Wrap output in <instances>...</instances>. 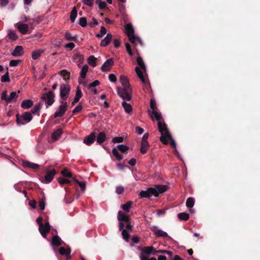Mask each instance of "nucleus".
<instances>
[{
  "label": "nucleus",
  "instance_id": "28",
  "mask_svg": "<svg viewBox=\"0 0 260 260\" xmlns=\"http://www.w3.org/2000/svg\"><path fill=\"white\" fill-rule=\"evenodd\" d=\"M126 101H123L122 102V106L123 107L125 112L126 113L131 114L132 112V107L131 104L127 103Z\"/></svg>",
  "mask_w": 260,
  "mask_h": 260
},
{
  "label": "nucleus",
  "instance_id": "58",
  "mask_svg": "<svg viewBox=\"0 0 260 260\" xmlns=\"http://www.w3.org/2000/svg\"><path fill=\"white\" fill-rule=\"evenodd\" d=\"M125 48L128 54L131 56H132L133 53L131 50V46L128 43H125Z\"/></svg>",
  "mask_w": 260,
  "mask_h": 260
},
{
  "label": "nucleus",
  "instance_id": "17",
  "mask_svg": "<svg viewBox=\"0 0 260 260\" xmlns=\"http://www.w3.org/2000/svg\"><path fill=\"white\" fill-rule=\"evenodd\" d=\"M17 26L18 30L23 35H25L28 30V25L25 23L18 22L15 24Z\"/></svg>",
  "mask_w": 260,
  "mask_h": 260
},
{
  "label": "nucleus",
  "instance_id": "30",
  "mask_svg": "<svg viewBox=\"0 0 260 260\" xmlns=\"http://www.w3.org/2000/svg\"><path fill=\"white\" fill-rule=\"evenodd\" d=\"M61 244V240L60 237L58 236H55L53 237L51 244L52 245L54 246H58L60 245Z\"/></svg>",
  "mask_w": 260,
  "mask_h": 260
},
{
  "label": "nucleus",
  "instance_id": "10",
  "mask_svg": "<svg viewBox=\"0 0 260 260\" xmlns=\"http://www.w3.org/2000/svg\"><path fill=\"white\" fill-rule=\"evenodd\" d=\"M16 121L18 125H24L29 122L32 118V116L30 112H25L22 116H19L17 114L16 116Z\"/></svg>",
  "mask_w": 260,
  "mask_h": 260
},
{
  "label": "nucleus",
  "instance_id": "3",
  "mask_svg": "<svg viewBox=\"0 0 260 260\" xmlns=\"http://www.w3.org/2000/svg\"><path fill=\"white\" fill-rule=\"evenodd\" d=\"M125 32L128 38L129 41L133 44L139 43L141 45H143L141 39L134 34V29L131 23L127 24L125 26Z\"/></svg>",
  "mask_w": 260,
  "mask_h": 260
},
{
  "label": "nucleus",
  "instance_id": "7",
  "mask_svg": "<svg viewBox=\"0 0 260 260\" xmlns=\"http://www.w3.org/2000/svg\"><path fill=\"white\" fill-rule=\"evenodd\" d=\"M55 94L49 91L42 94L41 99L45 102L46 108L51 106L54 103Z\"/></svg>",
  "mask_w": 260,
  "mask_h": 260
},
{
  "label": "nucleus",
  "instance_id": "40",
  "mask_svg": "<svg viewBox=\"0 0 260 260\" xmlns=\"http://www.w3.org/2000/svg\"><path fill=\"white\" fill-rule=\"evenodd\" d=\"M43 52V51L42 50H39L34 51L32 53V58L33 59L36 60L38 59L40 56Z\"/></svg>",
  "mask_w": 260,
  "mask_h": 260
},
{
  "label": "nucleus",
  "instance_id": "37",
  "mask_svg": "<svg viewBox=\"0 0 260 260\" xmlns=\"http://www.w3.org/2000/svg\"><path fill=\"white\" fill-rule=\"evenodd\" d=\"M88 67L87 66V65H86V64L84 65L82 67L81 72H80V77L83 79L85 78L86 77V73L88 72Z\"/></svg>",
  "mask_w": 260,
  "mask_h": 260
},
{
  "label": "nucleus",
  "instance_id": "56",
  "mask_svg": "<svg viewBox=\"0 0 260 260\" xmlns=\"http://www.w3.org/2000/svg\"><path fill=\"white\" fill-rule=\"evenodd\" d=\"M82 2L85 5L92 7L93 5V0H81Z\"/></svg>",
  "mask_w": 260,
  "mask_h": 260
},
{
  "label": "nucleus",
  "instance_id": "42",
  "mask_svg": "<svg viewBox=\"0 0 260 260\" xmlns=\"http://www.w3.org/2000/svg\"><path fill=\"white\" fill-rule=\"evenodd\" d=\"M194 204V200L192 198H188L186 202V206L188 208H192Z\"/></svg>",
  "mask_w": 260,
  "mask_h": 260
},
{
  "label": "nucleus",
  "instance_id": "4",
  "mask_svg": "<svg viewBox=\"0 0 260 260\" xmlns=\"http://www.w3.org/2000/svg\"><path fill=\"white\" fill-rule=\"evenodd\" d=\"M117 219L119 221V230H122L123 228V224L121 222L124 221L126 223V228L127 230L130 232L132 231L133 226L131 225L129 218L127 215L123 214L121 211H119L118 213Z\"/></svg>",
  "mask_w": 260,
  "mask_h": 260
},
{
  "label": "nucleus",
  "instance_id": "27",
  "mask_svg": "<svg viewBox=\"0 0 260 260\" xmlns=\"http://www.w3.org/2000/svg\"><path fill=\"white\" fill-rule=\"evenodd\" d=\"M19 92H20L19 91L18 92H17L16 91L12 92L10 93V95L8 97V99H7V104L11 103V102H12L13 101L16 100V99H17V98L18 96V93Z\"/></svg>",
  "mask_w": 260,
  "mask_h": 260
},
{
  "label": "nucleus",
  "instance_id": "53",
  "mask_svg": "<svg viewBox=\"0 0 260 260\" xmlns=\"http://www.w3.org/2000/svg\"><path fill=\"white\" fill-rule=\"evenodd\" d=\"M58 182L60 184H66V183H70V181L69 180L64 179V178H62V177H59L58 178Z\"/></svg>",
  "mask_w": 260,
  "mask_h": 260
},
{
  "label": "nucleus",
  "instance_id": "50",
  "mask_svg": "<svg viewBox=\"0 0 260 260\" xmlns=\"http://www.w3.org/2000/svg\"><path fill=\"white\" fill-rule=\"evenodd\" d=\"M45 200L43 198L39 201V206L41 210H43L45 208Z\"/></svg>",
  "mask_w": 260,
  "mask_h": 260
},
{
  "label": "nucleus",
  "instance_id": "26",
  "mask_svg": "<svg viewBox=\"0 0 260 260\" xmlns=\"http://www.w3.org/2000/svg\"><path fill=\"white\" fill-rule=\"evenodd\" d=\"M33 105V101L31 100H25L21 104V107L23 109H29Z\"/></svg>",
  "mask_w": 260,
  "mask_h": 260
},
{
  "label": "nucleus",
  "instance_id": "33",
  "mask_svg": "<svg viewBox=\"0 0 260 260\" xmlns=\"http://www.w3.org/2000/svg\"><path fill=\"white\" fill-rule=\"evenodd\" d=\"M77 16V10L76 7H73L70 14V20L72 22H74Z\"/></svg>",
  "mask_w": 260,
  "mask_h": 260
},
{
  "label": "nucleus",
  "instance_id": "12",
  "mask_svg": "<svg viewBox=\"0 0 260 260\" xmlns=\"http://www.w3.org/2000/svg\"><path fill=\"white\" fill-rule=\"evenodd\" d=\"M60 105L56 109V112L54 114V117H61L66 113L67 110V102L60 101Z\"/></svg>",
  "mask_w": 260,
  "mask_h": 260
},
{
  "label": "nucleus",
  "instance_id": "18",
  "mask_svg": "<svg viewBox=\"0 0 260 260\" xmlns=\"http://www.w3.org/2000/svg\"><path fill=\"white\" fill-rule=\"evenodd\" d=\"M56 174V172L54 169L49 170L46 172L45 176V181L46 183H49L52 181L54 176Z\"/></svg>",
  "mask_w": 260,
  "mask_h": 260
},
{
  "label": "nucleus",
  "instance_id": "44",
  "mask_svg": "<svg viewBox=\"0 0 260 260\" xmlns=\"http://www.w3.org/2000/svg\"><path fill=\"white\" fill-rule=\"evenodd\" d=\"M96 3L98 5L99 8L101 10L104 9L107 6L106 3L104 1H102V0H96Z\"/></svg>",
  "mask_w": 260,
  "mask_h": 260
},
{
  "label": "nucleus",
  "instance_id": "2",
  "mask_svg": "<svg viewBox=\"0 0 260 260\" xmlns=\"http://www.w3.org/2000/svg\"><path fill=\"white\" fill-rule=\"evenodd\" d=\"M137 62L139 66V67H136L135 68V71L137 73V75L143 83L146 84L147 83V79L144 77L142 71V70L143 71L146 72V67L142 58L141 56L137 57Z\"/></svg>",
  "mask_w": 260,
  "mask_h": 260
},
{
  "label": "nucleus",
  "instance_id": "32",
  "mask_svg": "<svg viewBox=\"0 0 260 260\" xmlns=\"http://www.w3.org/2000/svg\"><path fill=\"white\" fill-rule=\"evenodd\" d=\"M96 61V58L93 55H90L87 59L88 63L93 68L97 66Z\"/></svg>",
  "mask_w": 260,
  "mask_h": 260
},
{
  "label": "nucleus",
  "instance_id": "22",
  "mask_svg": "<svg viewBox=\"0 0 260 260\" xmlns=\"http://www.w3.org/2000/svg\"><path fill=\"white\" fill-rule=\"evenodd\" d=\"M82 93L81 90L80 89L79 87H78L77 88L75 96L73 100V101L72 103V105L73 106L76 103L78 102L80 100V98L82 97Z\"/></svg>",
  "mask_w": 260,
  "mask_h": 260
},
{
  "label": "nucleus",
  "instance_id": "31",
  "mask_svg": "<svg viewBox=\"0 0 260 260\" xmlns=\"http://www.w3.org/2000/svg\"><path fill=\"white\" fill-rule=\"evenodd\" d=\"M149 144L148 142H141L140 152L142 154H145L147 152Z\"/></svg>",
  "mask_w": 260,
  "mask_h": 260
},
{
  "label": "nucleus",
  "instance_id": "25",
  "mask_svg": "<svg viewBox=\"0 0 260 260\" xmlns=\"http://www.w3.org/2000/svg\"><path fill=\"white\" fill-rule=\"evenodd\" d=\"M23 48L21 46H16L14 49L12 55L14 56H20L23 54Z\"/></svg>",
  "mask_w": 260,
  "mask_h": 260
},
{
  "label": "nucleus",
  "instance_id": "36",
  "mask_svg": "<svg viewBox=\"0 0 260 260\" xmlns=\"http://www.w3.org/2000/svg\"><path fill=\"white\" fill-rule=\"evenodd\" d=\"M43 106V104L42 103H39L38 104L35 105L34 107L32 112L33 114H37L38 113V115H40L39 111L41 108Z\"/></svg>",
  "mask_w": 260,
  "mask_h": 260
},
{
  "label": "nucleus",
  "instance_id": "62",
  "mask_svg": "<svg viewBox=\"0 0 260 260\" xmlns=\"http://www.w3.org/2000/svg\"><path fill=\"white\" fill-rule=\"evenodd\" d=\"M92 22L89 23V25L90 27H93L94 26L97 25L98 24V20L94 18H92Z\"/></svg>",
  "mask_w": 260,
  "mask_h": 260
},
{
  "label": "nucleus",
  "instance_id": "64",
  "mask_svg": "<svg viewBox=\"0 0 260 260\" xmlns=\"http://www.w3.org/2000/svg\"><path fill=\"white\" fill-rule=\"evenodd\" d=\"M28 204L33 209H35L36 207V202L34 200H30L29 201Z\"/></svg>",
  "mask_w": 260,
  "mask_h": 260
},
{
  "label": "nucleus",
  "instance_id": "13",
  "mask_svg": "<svg viewBox=\"0 0 260 260\" xmlns=\"http://www.w3.org/2000/svg\"><path fill=\"white\" fill-rule=\"evenodd\" d=\"M151 229L153 231L155 236L157 237H169V239H172L171 237L168 236L167 232L159 229L157 226H152Z\"/></svg>",
  "mask_w": 260,
  "mask_h": 260
},
{
  "label": "nucleus",
  "instance_id": "47",
  "mask_svg": "<svg viewBox=\"0 0 260 260\" xmlns=\"http://www.w3.org/2000/svg\"><path fill=\"white\" fill-rule=\"evenodd\" d=\"M1 82H9L10 81V78L9 76L8 72H7V73L3 75L1 77Z\"/></svg>",
  "mask_w": 260,
  "mask_h": 260
},
{
  "label": "nucleus",
  "instance_id": "61",
  "mask_svg": "<svg viewBox=\"0 0 260 260\" xmlns=\"http://www.w3.org/2000/svg\"><path fill=\"white\" fill-rule=\"evenodd\" d=\"M66 48H69L70 49H72L75 47V45L73 43H69L65 45L64 46Z\"/></svg>",
  "mask_w": 260,
  "mask_h": 260
},
{
  "label": "nucleus",
  "instance_id": "52",
  "mask_svg": "<svg viewBox=\"0 0 260 260\" xmlns=\"http://www.w3.org/2000/svg\"><path fill=\"white\" fill-rule=\"evenodd\" d=\"M123 141V138L122 137H116L112 139V142L114 143H120L122 142Z\"/></svg>",
  "mask_w": 260,
  "mask_h": 260
},
{
  "label": "nucleus",
  "instance_id": "38",
  "mask_svg": "<svg viewBox=\"0 0 260 260\" xmlns=\"http://www.w3.org/2000/svg\"><path fill=\"white\" fill-rule=\"evenodd\" d=\"M24 165L26 167H27L29 168L34 169H39V166L35 163L30 162L28 161H26L24 162Z\"/></svg>",
  "mask_w": 260,
  "mask_h": 260
},
{
  "label": "nucleus",
  "instance_id": "39",
  "mask_svg": "<svg viewBox=\"0 0 260 260\" xmlns=\"http://www.w3.org/2000/svg\"><path fill=\"white\" fill-rule=\"evenodd\" d=\"M178 217L180 220L186 221L189 219V214L185 212H182L178 214Z\"/></svg>",
  "mask_w": 260,
  "mask_h": 260
},
{
  "label": "nucleus",
  "instance_id": "5",
  "mask_svg": "<svg viewBox=\"0 0 260 260\" xmlns=\"http://www.w3.org/2000/svg\"><path fill=\"white\" fill-rule=\"evenodd\" d=\"M156 255V250L151 246L145 247L140 253V258L141 260H157L155 257L148 258L146 255L148 254Z\"/></svg>",
  "mask_w": 260,
  "mask_h": 260
},
{
  "label": "nucleus",
  "instance_id": "1",
  "mask_svg": "<svg viewBox=\"0 0 260 260\" xmlns=\"http://www.w3.org/2000/svg\"><path fill=\"white\" fill-rule=\"evenodd\" d=\"M150 106L152 109V113L150 115L152 120L154 118L157 121V125L159 132L162 135H166L167 131L164 128L166 126V124L161 120L162 117L160 113L156 111V103L154 100L151 99L150 102Z\"/></svg>",
  "mask_w": 260,
  "mask_h": 260
},
{
  "label": "nucleus",
  "instance_id": "29",
  "mask_svg": "<svg viewBox=\"0 0 260 260\" xmlns=\"http://www.w3.org/2000/svg\"><path fill=\"white\" fill-rule=\"evenodd\" d=\"M106 136L105 133L104 132H100L96 138V142L100 144H101L103 143L106 140Z\"/></svg>",
  "mask_w": 260,
  "mask_h": 260
},
{
  "label": "nucleus",
  "instance_id": "9",
  "mask_svg": "<svg viewBox=\"0 0 260 260\" xmlns=\"http://www.w3.org/2000/svg\"><path fill=\"white\" fill-rule=\"evenodd\" d=\"M164 128L167 131V133H166V135H162V134H161V136L160 137V140L163 144H167L168 143L169 140H170L171 145L175 148V151L178 153L176 148V142L171 137V135L170 132H169L166 125Z\"/></svg>",
  "mask_w": 260,
  "mask_h": 260
},
{
  "label": "nucleus",
  "instance_id": "48",
  "mask_svg": "<svg viewBox=\"0 0 260 260\" xmlns=\"http://www.w3.org/2000/svg\"><path fill=\"white\" fill-rule=\"evenodd\" d=\"M79 24L82 27H85L87 25V20L85 17H81L79 21Z\"/></svg>",
  "mask_w": 260,
  "mask_h": 260
},
{
  "label": "nucleus",
  "instance_id": "35",
  "mask_svg": "<svg viewBox=\"0 0 260 260\" xmlns=\"http://www.w3.org/2000/svg\"><path fill=\"white\" fill-rule=\"evenodd\" d=\"M8 37L9 39L11 41H15L18 38L16 32L14 30L11 29L9 30Z\"/></svg>",
  "mask_w": 260,
  "mask_h": 260
},
{
  "label": "nucleus",
  "instance_id": "55",
  "mask_svg": "<svg viewBox=\"0 0 260 260\" xmlns=\"http://www.w3.org/2000/svg\"><path fill=\"white\" fill-rule=\"evenodd\" d=\"M100 84V81L99 80H94L92 83L89 84L88 85V88H90L91 87H95V86L99 85Z\"/></svg>",
  "mask_w": 260,
  "mask_h": 260
},
{
  "label": "nucleus",
  "instance_id": "23",
  "mask_svg": "<svg viewBox=\"0 0 260 260\" xmlns=\"http://www.w3.org/2000/svg\"><path fill=\"white\" fill-rule=\"evenodd\" d=\"M112 38V35L111 34H107L106 37L101 41V46L102 47H105L107 46L111 42Z\"/></svg>",
  "mask_w": 260,
  "mask_h": 260
},
{
  "label": "nucleus",
  "instance_id": "54",
  "mask_svg": "<svg viewBox=\"0 0 260 260\" xmlns=\"http://www.w3.org/2000/svg\"><path fill=\"white\" fill-rule=\"evenodd\" d=\"M109 80L113 83H115L117 81V77L114 74H110L108 76Z\"/></svg>",
  "mask_w": 260,
  "mask_h": 260
},
{
  "label": "nucleus",
  "instance_id": "41",
  "mask_svg": "<svg viewBox=\"0 0 260 260\" xmlns=\"http://www.w3.org/2000/svg\"><path fill=\"white\" fill-rule=\"evenodd\" d=\"M121 231V234H122V237L124 239V240L126 241V242H128V240H129V233L125 229H122Z\"/></svg>",
  "mask_w": 260,
  "mask_h": 260
},
{
  "label": "nucleus",
  "instance_id": "14",
  "mask_svg": "<svg viewBox=\"0 0 260 260\" xmlns=\"http://www.w3.org/2000/svg\"><path fill=\"white\" fill-rule=\"evenodd\" d=\"M168 189V186L165 185H157L155 187H152L153 196L157 197L160 193L165 192Z\"/></svg>",
  "mask_w": 260,
  "mask_h": 260
},
{
  "label": "nucleus",
  "instance_id": "8",
  "mask_svg": "<svg viewBox=\"0 0 260 260\" xmlns=\"http://www.w3.org/2000/svg\"><path fill=\"white\" fill-rule=\"evenodd\" d=\"M117 93L123 101H129L132 99V88L117 87Z\"/></svg>",
  "mask_w": 260,
  "mask_h": 260
},
{
  "label": "nucleus",
  "instance_id": "19",
  "mask_svg": "<svg viewBox=\"0 0 260 260\" xmlns=\"http://www.w3.org/2000/svg\"><path fill=\"white\" fill-rule=\"evenodd\" d=\"M95 135L94 133H92L84 139L83 143L87 145L90 146L95 141Z\"/></svg>",
  "mask_w": 260,
  "mask_h": 260
},
{
  "label": "nucleus",
  "instance_id": "21",
  "mask_svg": "<svg viewBox=\"0 0 260 260\" xmlns=\"http://www.w3.org/2000/svg\"><path fill=\"white\" fill-rule=\"evenodd\" d=\"M119 80L122 86H123L122 88H131L126 76L124 75H121L119 78Z\"/></svg>",
  "mask_w": 260,
  "mask_h": 260
},
{
  "label": "nucleus",
  "instance_id": "45",
  "mask_svg": "<svg viewBox=\"0 0 260 260\" xmlns=\"http://www.w3.org/2000/svg\"><path fill=\"white\" fill-rule=\"evenodd\" d=\"M132 204V203L131 202H128L126 204L122 205L121 208L124 211L127 212L129 211V210L131 207Z\"/></svg>",
  "mask_w": 260,
  "mask_h": 260
},
{
  "label": "nucleus",
  "instance_id": "15",
  "mask_svg": "<svg viewBox=\"0 0 260 260\" xmlns=\"http://www.w3.org/2000/svg\"><path fill=\"white\" fill-rule=\"evenodd\" d=\"M39 230L42 237L46 238V234L50 230V226L49 222H46L44 224H43L42 226L39 227Z\"/></svg>",
  "mask_w": 260,
  "mask_h": 260
},
{
  "label": "nucleus",
  "instance_id": "20",
  "mask_svg": "<svg viewBox=\"0 0 260 260\" xmlns=\"http://www.w3.org/2000/svg\"><path fill=\"white\" fill-rule=\"evenodd\" d=\"M152 187H150L148 188L146 190H142L139 193V196L141 198H150V197L153 196V194H152Z\"/></svg>",
  "mask_w": 260,
  "mask_h": 260
},
{
  "label": "nucleus",
  "instance_id": "51",
  "mask_svg": "<svg viewBox=\"0 0 260 260\" xmlns=\"http://www.w3.org/2000/svg\"><path fill=\"white\" fill-rule=\"evenodd\" d=\"M61 174L65 177L71 178L72 177V173L67 169H64L61 171Z\"/></svg>",
  "mask_w": 260,
  "mask_h": 260
},
{
  "label": "nucleus",
  "instance_id": "24",
  "mask_svg": "<svg viewBox=\"0 0 260 260\" xmlns=\"http://www.w3.org/2000/svg\"><path fill=\"white\" fill-rule=\"evenodd\" d=\"M59 253L62 255H64L67 258H69L70 257L71 249L70 248L66 249L61 247L59 249Z\"/></svg>",
  "mask_w": 260,
  "mask_h": 260
},
{
  "label": "nucleus",
  "instance_id": "49",
  "mask_svg": "<svg viewBox=\"0 0 260 260\" xmlns=\"http://www.w3.org/2000/svg\"><path fill=\"white\" fill-rule=\"evenodd\" d=\"M75 181L78 184L82 191H84L86 188L85 183L83 181L80 182L78 180L74 179Z\"/></svg>",
  "mask_w": 260,
  "mask_h": 260
},
{
  "label": "nucleus",
  "instance_id": "63",
  "mask_svg": "<svg viewBox=\"0 0 260 260\" xmlns=\"http://www.w3.org/2000/svg\"><path fill=\"white\" fill-rule=\"evenodd\" d=\"M9 96L7 95V91H4L2 92L1 94V99L3 100H5L7 102V99H8Z\"/></svg>",
  "mask_w": 260,
  "mask_h": 260
},
{
  "label": "nucleus",
  "instance_id": "59",
  "mask_svg": "<svg viewBox=\"0 0 260 260\" xmlns=\"http://www.w3.org/2000/svg\"><path fill=\"white\" fill-rule=\"evenodd\" d=\"M124 191V188L121 186H118L116 187V192L118 194H121Z\"/></svg>",
  "mask_w": 260,
  "mask_h": 260
},
{
  "label": "nucleus",
  "instance_id": "46",
  "mask_svg": "<svg viewBox=\"0 0 260 260\" xmlns=\"http://www.w3.org/2000/svg\"><path fill=\"white\" fill-rule=\"evenodd\" d=\"M107 32L106 28L102 26L101 27L100 33L96 35V37L99 38H102Z\"/></svg>",
  "mask_w": 260,
  "mask_h": 260
},
{
  "label": "nucleus",
  "instance_id": "6",
  "mask_svg": "<svg viewBox=\"0 0 260 260\" xmlns=\"http://www.w3.org/2000/svg\"><path fill=\"white\" fill-rule=\"evenodd\" d=\"M128 149L129 148L126 145L123 144L118 145L116 147H114L112 149V153L116 159L119 161L122 159L123 156L118 152V149L122 153H127Z\"/></svg>",
  "mask_w": 260,
  "mask_h": 260
},
{
  "label": "nucleus",
  "instance_id": "57",
  "mask_svg": "<svg viewBox=\"0 0 260 260\" xmlns=\"http://www.w3.org/2000/svg\"><path fill=\"white\" fill-rule=\"evenodd\" d=\"M82 105L81 104H79L73 110V113H76L77 112L81 111L82 110Z\"/></svg>",
  "mask_w": 260,
  "mask_h": 260
},
{
  "label": "nucleus",
  "instance_id": "60",
  "mask_svg": "<svg viewBox=\"0 0 260 260\" xmlns=\"http://www.w3.org/2000/svg\"><path fill=\"white\" fill-rule=\"evenodd\" d=\"M19 60H12L10 61L9 65L11 67H16L18 65Z\"/></svg>",
  "mask_w": 260,
  "mask_h": 260
},
{
  "label": "nucleus",
  "instance_id": "34",
  "mask_svg": "<svg viewBox=\"0 0 260 260\" xmlns=\"http://www.w3.org/2000/svg\"><path fill=\"white\" fill-rule=\"evenodd\" d=\"M62 132L60 129H57L53 132L52 134V138L54 140H57L61 135Z\"/></svg>",
  "mask_w": 260,
  "mask_h": 260
},
{
  "label": "nucleus",
  "instance_id": "16",
  "mask_svg": "<svg viewBox=\"0 0 260 260\" xmlns=\"http://www.w3.org/2000/svg\"><path fill=\"white\" fill-rule=\"evenodd\" d=\"M114 64V61L113 58H109L104 63L101 67V70L103 72H107L110 70L111 68Z\"/></svg>",
  "mask_w": 260,
  "mask_h": 260
},
{
  "label": "nucleus",
  "instance_id": "11",
  "mask_svg": "<svg viewBox=\"0 0 260 260\" xmlns=\"http://www.w3.org/2000/svg\"><path fill=\"white\" fill-rule=\"evenodd\" d=\"M71 90L70 86L68 84H63L60 87V101L66 102Z\"/></svg>",
  "mask_w": 260,
  "mask_h": 260
},
{
  "label": "nucleus",
  "instance_id": "43",
  "mask_svg": "<svg viewBox=\"0 0 260 260\" xmlns=\"http://www.w3.org/2000/svg\"><path fill=\"white\" fill-rule=\"evenodd\" d=\"M65 39L68 41H76L77 39V35L73 36L70 32H66L65 35Z\"/></svg>",
  "mask_w": 260,
  "mask_h": 260
}]
</instances>
